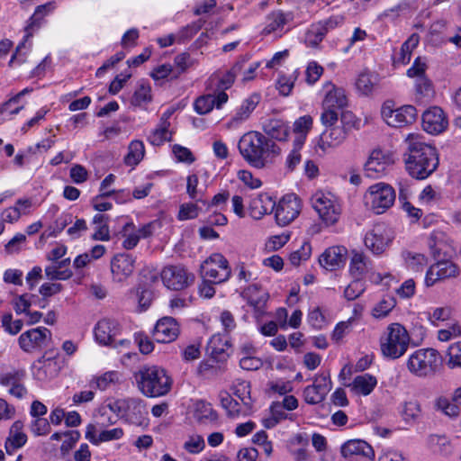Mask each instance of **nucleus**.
Here are the masks:
<instances>
[{"label": "nucleus", "mask_w": 461, "mask_h": 461, "mask_svg": "<svg viewBox=\"0 0 461 461\" xmlns=\"http://www.w3.org/2000/svg\"><path fill=\"white\" fill-rule=\"evenodd\" d=\"M264 135L270 140L286 141L290 132V127L286 122L281 119H267L262 124Z\"/></svg>", "instance_id": "nucleus-22"}, {"label": "nucleus", "mask_w": 461, "mask_h": 461, "mask_svg": "<svg viewBox=\"0 0 461 461\" xmlns=\"http://www.w3.org/2000/svg\"><path fill=\"white\" fill-rule=\"evenodd\" d=\"M326 91L325 97L322 101V106L332 109H343L348 105V98L345 90L338 87L331 82H327L323 86Z\"/></svg>", "instance_id": "nucleus-19"}, {"label": "nucleus", "mask_w": 461, "mask_h": 461, "mask_svg": "<svg viewBox=\"0 0 461 461\" xmlns=\"http://www.w3.org/2000/svg\"><path fill=\"white\" fill-rule=\"evenodd\" d=\"M447 356V366L449 367H461V341L453 343L448 347Z\"/></svg>", "instance_id": "nucleus-56"}, {"label": "nucleus", "mask_w": 461, "mask_h": 461, "mask_svg": "<svg viewBox=\"0 0 461 461\" xmlns=\"http://www.w3.org/2000/svg\"><path fill=\"white\" fill-rule=\"evenodd\" d=\"M151 87L148 83L141 82L139 85V87L134 92L131 104L133 106H140L143 104H148L151 102Z\"/></svg>", "instance_id": "nucleus-42"}, {"label": "nucleus", "mask_w": 461, "mask_h": 461, "mask_svg": "<svg viewBox=\"0 0 461 461\" xmlns=\"http://www.w3.org/2000/svg\"><path fill=\"white\" fill-rule=\"evenodd\" d=\"M259 102L260 95L258 94L254 93L249 95L242 102L235 115L231 118L230 123H239L249 119Z\"/></svg>", "instance_id": "nucleus-30"}, {"label": "nucleus", "mask_w": 461, "mask_h": 461, "mask_svg": "<svg viewBox=\"0 0 461 461\" xmlns=\"http://www.w3.org/2000/svg\"><path fill=\"white\" fill-rule=\"evenodd\" d=\"M180 333V327L177 321L173 317H163L159 319L153 330V337L159 343H169L177 339Z\"/></svg>", "instance_id": "nucleus-15"}, {"label": "nucleus", "mask_w": 461, "mask_h": 461, "mask_svg": "<svg viewBox=\"0 0 461 461\" xmlns=\"http://www.w3.org/2000/svg\"><path fill=\"white\" fill-rule=\"evenodd\" d=\"M365 287L363 283L359 280V278H356L353 282H351L344 291V296L347 300L352 301L357 299L358 296L362 294Z\"/></svg>", "instance_id": "nucleus-62"}, {"label": "nucleus", "mask_w": 461, "mask_h": 461, "mask_svg": "<svg viewBox=\"0 0 461 461\" xmlns=\"http://www.w3.org/2000/svg\"><path fill=\"white\" fill-rule=\"evenodd\" d=\"M395 191L388 184L378 183L369 187L365 198L370 203L371 210L376 213H384L395 201Z\"/></svg>", "instance_id": "nucleus-7"}, {"label": "nucleus", "mask_w": 461, "mask_h": 461, "mask_svg": "<svg viewBox=\"0 0 461 461\" xmlns=\"http://www.w3.org/2000/svg\"><path fill=\"white\" fill-rule=\"evenodd\" d=\"M396 301L392 296L384 297L373 309L375 318H384L395 307Z\"/></svg>", "instance_id": "nucleus-45"}, {"label": "nucleus", "mask_w": 461, "mask_h": 461, "mask_svg": "<svg viewBox=\"0 0 461 461\" xmlns=\"http://www.w3.org/2000/svg\"><path fill=\"white\" fill-rule=\"evenodd\" d=\"M204 23L205 22L203 20L199 19L191 25H188L185 28H184L178 34L177 41L179 43H184L185 41L191 39L194 34H196L201 30Z\"/></svg>", "instance_id": "nucleus-60"}, {"label": "nucleus", "mask_w": 461, "mask_h": 461, "mask_svg": "<svg viewBox=\"0 0 461 461\" xmlns=\"http://www.w3.org/2000/svg\"><path fill=\"white\" fill-rule=\"evenodd\" d=\"M276 207V202L271 196L261 194L250 201L249 211L254 219H261L265 214L270 213Z\"/></svg>", "instance_id": "nucleus-27"}, {"label": "nucleus", "mask_w": 461, "mask_h": 461, "mask_svg": "<svg viewBox=\"0 0 461 461\" xmlns=\"http://www.w3.org/2000/svg\"><path fill=\"white\" fill-rule=\"evenodd\" d=\"M436 407L449 417H457L461 409L452 399L446 397H439L436 402Z\"/></svg>", "instance_id": "nucleus-46"}, {"label": "nucleus", "mask_w": 461, "mask_h": 461, "mask_svg": "<svg viewBox=\"0 0 461 461\" xmlns=\"http://www.w3.org/2000/svg\"><path fill=\"white\" fill-rule=\"evenodd\" d=\"M292 19V14H285L281 11L272 12L267 17V23L263 29L262 34L268 35L282 29Z\"/></svg>", "instance_id": "nucleus-32"}, {"label": "nucleus", "mask_w": 461, "mask_h": 461, "mask_svg": "<svg viewBox=\"0 0 461 461\" xmlns=\"http://www.w3.org/2000/svg\"><path fill=\"white\" fill-rule=\"evenodd\" d=\"M201 273L213 284L228 281L231 276V268L227 258L221 253H213L201 266Z\"/></svg>", "instance_id": "nucleus-6"}, {"label": "nucleus", "mask_w": 461, "mask_h": 461, "mask_svg": "<svg viewBox=\"0 0 461 461\" xmlns=\"http://www.w3.org/2000/svg\"><path fill=\"white\" fill-rule=\"evenodd\" d=\"M382 116L385 122L395 128H402L413 123L417 119V109L413 105H403L393 109L387 103L382 107Z\"/></svg>", "instance_id": "nucleus-10"}, {"label": "nucleus", "mask_w": 461, "mask_h": 461, "mask_svg": "<svg viewBox=\"0 0 461 461\" xmlns=\"http://www.w3.org/2000/svg\"><path fill=\"white\" fill-rule=\"evenodd\" d=\"M1 323L5 331L11 335L18 334L22 330L23 326V322L22 320L13 321V315L10 312L3 314Z\"/></svg>", "instance_id": "nucleus-49"}, {"label": "nucleus", "mask_w": 461, "mask_h": 461, "mask_svg": "<svg viewBox=\"0 0 461 461\" xmlns=\"http://www.w3.org/2000/svg\"><path fill=\"white\" fill-rule=\"evenodd\" d=\"M105 420L113 423L111 418L106 414V412H104L100 414L98 417H96L95 424H88L86 432H122V429L121 428H113L111 429H107Z\"/></svg>", "instance_id": "nucleus-44"}, {"label": "nucleus", "mask_w": 461, "mask_h": 461, "mask_svg": "<svg viewBox=\"0 0 461 461\" xmlns=\"http://www.w3.org/2000/svg\"><path fill=\"white\" fill-rule=\"evenodd\" d=\"M390 240V235L384 223L375 225L365 236L366 247L375 255L383 253Z\"/></svg>", "instance_id": "nucleus-16"}, {"label": "nucleus", "mask_w": 461, "mask_h": 461, "mask_svg": "<svg viewBox=\"0 0 461 461\" xmlns=\"http://www.w3.org/2000/svg\"><path fill=\"white\" fill-rule=\"evenodd\" d=\"M238 149L244 160L256 168H263L269 156L281 154V148L274 140L257 131L244 133Z\"/></svg>", "instance_id": "nucleus-1"}, {"label": "nucleus", "mask_w": 461, "mask_h": 461, "mask_svg": "<svg viewBox=\"0 0 461 461\" xmlns=\"http://www.w3.org/2000/svg\"><path fill=\"white\" fill-rule=\"evenodd\" d=\"M438 352L431 348L414 351L407 360V368L418 377L432 375L438 367Z\"/></svg>", "instance_id": "nucleus-5"}, {"label": "nucleus", "mask_w": 461, "mask_h": 461, "mask_svg": "<svg viewBox=\"0 0 461 461\" xmlns=\"http://www.w3.org/2000/svg\"><path fill=\"white\" fill-rule=\"evenodd\" d=\"M233 394L243 403L245 411L253 410V400L250 394V383L245 380H236L233 388Z\"/></svg>", "instance_id": "nucleus-33"}, {"label": "nucleus", "mask_w": 461, "mask_h": 461, "mask_svg": "<svg viewBox=\"0 0 461 461\" xmlns=\"http://www.w3.org/2000/svg\"><path fill=\"white\" fill-rule=\"evenodd\" d=\"M447 124L444 111L438 106L430 107L422 113V127L429 133H441L447 129Z\"/></svg>", "instance_id": "nucleus-17"}, {"label": "nucleus", "mask_w": 461, "mask_h": 461, "mask_svg": "<svg viewBox=\"0 0 461 461\" xmlns=\"http://www.w3.org/2000/svg\"><path fill=\"white\" fill-rule=\"evenodd\" d=\"M438 154L435 147L419 140L410 142L405 165L408 173L413 178H427L438 168Z\"/></svg>", "instance_id": "nucleus-2"}, {"label": "nucleus", "mask_w": 461, "mask_h": 461, "mask_svg": "<svg viewBox=\"0 0 461 461\" xmlns=\"http://www.w3.org/2000/svg\"><path fill=\"white\" fill-rule=\"evenodd\" d=\"M120 330V324L117 321L103 319L97 322L95 328V336L100 344L117 347L125 342L124 339L117 340Z\"/></svg>", "instance_id": "nucleus-12"}, {"label": "nucleus", "mask_w": 461, "mask_h": 461, "mask_svg": "<svg viewBox=\"0 0 461 461\" xmlns=\"http://www.w3.org/2000/svg\"><path fill=\"white\" fill-rule=\"evenodd\" d=\"M222 407L228 411L230 416H237L240 414L248 415L252 411H245L243 403L238 400L233 399L230 394L224 393L221 397Z\"/></svg>", "instance_id": "nucleus-38"}, {"label": "nucleus", "mask_w": 461, "mask_h": 461, "mask_svg": "<svg viewBox=\"0 0 461 461\" xmlns=\"http://www.w3.org/2000/svg\"><path fill=\"white\" fill-rule=\"evenodd\" d=\"M312 118L310 115L302 116L294 122V132L296 134V137L303 138V144L304 143L306 134L312 129Z\"/></svg>", "instance_id": "nucleus-48"}, {"label": "nucleus", "mask_w": 461, "mask_h": 461, "mask_svg": "<svg viewBox=\"0 0 461 461\" xmlns=\"http://www.w3.org/2000/svg\"><path fill=\"white\" fill-rule=\"evenodd\" d=\"M242 298L255 309H260L267 301V294L262 291L261 285L253 284L246 287L241 293Z\"/></svg>", "instance_id": "nucleus-31"}, {"label": "nucleus", "mask_w": 461, "mask_h": 461, "mask_svg": "<svg viewBox=\"0 0 461 461\" xmlns=\"http://www.w3.org/2000/svg\"><path fill=\"white\" fill-rule=\"evenodd\" d=\"M34 295H29L28 294H23L22 295H18L13 301V305L15 312L17 314L26 313L29 311L32 303L30 301V297H33Z\"/></svg>", "instance_id": "nucleus-64"}, {"label": "nucleus", "mask_w": 461, "mask_h": 461, "mask_svg": "<svg viewBox=\"0 0 461 461\" xmlns=\"http://www.w3.org/2000/svg\"><path fill=\"white\" fill-rule=\"evenodd\" d=\"M346 254L347 249L344 247H330L320 256V265L327 270H336L345 264Z\"/></svg>", "instance_id": "nucleus-18"}, {"label": "nucleus", "mask_w": 461, "mask_h": 461, "mask_svg": "<svg viewBox=\"0 0 461 461\" xmlns=\"http://www.w3.org/2000/svg\"><path fill=\"white\" fill-rule=\"evenodd\" d=\"M27 441L26 434H10L5 441V449L8 454L22 447Z\"/></svg>", "instance_id": "nucleus-61"}, {"label": "nucleus", "mask_w": 461, "mask_h": 461, "mask_svg": "<svg viewBox=\"0 0 461 461\" xmlns=\"http://www.w3.org/2000/svg\"><path fill=\"white\" fill-rule=\"evenodd\" d=\"M136 296L138 298L139 307L142 311H145L149 307L153 299L152 291L141 285L136 288Z\"/></svg>", "instance_id": "nucleus-55"}, {"label": "nucleus", "mask_w": 461, "mask_h": 461, "mask_svg": "<svg viewBox=\"0 0 461 461\" xmlns=\"http://www.w3.org/2000/svg\"><path fill=\"white\" fill-rule=\"evenodd\" d=\"M340 452L345 458H353L357 456L369 459L375 457L373 447L366 441L361 439L348 440L341 446Z\"/></svg>", "instance_id": "nucleus-20"}, {"label": "nucleus", "mask_w": 461, "mask_h": 461, "mask_svg": "<svg viewBox=\"0 0 461 461\" xmlns=\"http://www.w3.org/2000/svg\"><path fill=\"white\" fill-rule=\"evenodd\" d=\"M169 127H164L163 124L158 125L149 137V142L154 146H159L166 140H170L171 133L168 131Z\"/></svg>", "instance_id": "nucleus-57"}, {"label": "nucleus", "mask_w": 461, "mask_h": 461, "mask_svg": "<svg viewBox=\"0 0 461 461\" xmlns=\"http://www.w3.org/2000/svg\"><path fill=\"white\" fill-rule=\"evenodd\" d=\"M229 198L230 193L228 191H223L215 194L211 202H207L203 199H197V202L205 205L206 210H210L212 207L220 208V210H222L224 207H226V203Z\"/></svg>", "instance_id": "nucleus-54"}, {"label": "nucleus", "mask_w": 461, "mask_h": 461, "mask_svg": "<svg viewBox=\"0 0 461 461\" xmlns=\"http://www.w3.org/2000/svg\"><path fill=\"white\" fill-rule=\"evenodd\" d=\"M399 201L402 203V209L408 213L410 217L418 221L422 216V211L414 207L411 203L407 201V189L402 186L401 182L399 183Z\"/></svg>", "instance_id": "nucleus-43"}, {"label": "nucleus", "mask_w": 461, "mask_h": 461, "mask_svg": "<svg viewBox=\"0 0 461 461\" xmlns=\"http://www.w3.org/2000/svg\"><path fill=\"white\" fill-rule=\"evenodd\" d=\"M428 444L435 453L443 456H448L452 453V445L445 434H430L428 438Z\"/></svg>", "instance_id": "nucleus-35"}, {"label": "nucleus", "mask_w": 461, "mask_h": 461, "mask_svg": "<svg viewBox=\"0 0 461 461\" xmlns=\"http://www.w3.org/2000/svg\"><path fill=\"white\" fill-rule=\"evenodd\" d=\"M230 343L227 339H223L221 335H214L208 342L206 352L213 362H225L230 354L228 352Z\"/></svg>", "instance_id": "nucleus-24"}, {"label": "nucleus", "mask_w": 461, "mask_h": 461, "mask_svg": "<svg viewBox=\"0 0 461 461\" xmlns=\"http://www.w3.org/2000/svg\"><path fill=\"white\" fill-rule=\"evenodd\" d=\"M160 275L164 285L174 291L184 290L194 280V276L182 265L166 266Z\"/></svg>", "instance_id": "nucleus-8"}, {"label": "nucleus", "mask_w": 461, "mask_h": 461, "mask_svg": "<svg viewBox=\"0 0 461 461\" xmlns=\"http://www.w3.org/2000/svg\"><path fill=\"white\" fill-rule=\"evenodd\" d=\"M109 217L104 214H96L93 219V223L96 225V230L92 235L95 240H109V227L107 224Z\"/></svg>", "instance_id": "nucleus-40"}, {"label": "nucleus", "mask_w": 461, "mask_h": 461, "mask_svg": "<svg viewBox=\"0 0 461 461\" xmlns=\"http://www.w3.org/2000/svg\"><path fill=\"white\" fill-rule=\"evenodd\" d=\"M34 376L40 381H46L54 378L60 371V366L54 357L42 356L37 360Z\"/></svg>", "instance_id": "nucleus-25"}, {"label": "nucleus", "mask_w": 461, "mask_h": 461, "mask_svg": "<svg viewBox=\"0 0 461 461\" xmlns=\"http://www.w3.org/2000/svg\"><path fill=\"white\" fill-rule=\"evenodd\" d=\"M416 92L423 97H430L434 94L432 82L426 77L416 78Z\"/></svg>", "instance_id": "nucleus-59"}, {"label": "nucleus", "mask_w": 461, "mask_h": 461, "mask_svg": "<svg viewBox=\"0 0 461 461\" xmlns=\"http://www.w3.org/2000/svg\"><path fill=\"white\" fill-rule=\"evenodd\" d=\"M303 145V138L295 137L294 140V149L286 158V166L291 171H293L301 161L300 149H302Z\"/></svg>", "instance_id": "nucleus-52"}, {"label": "nucleus", "mask_w": 461, "mask_h": 461, "mask_svg": "<svg viewBox=\"0 0 461 461\" xmlns=\"http://www.w3.org/2000/svg\"><path fill=\"white\" fill-rule=\"evenodd\" d=\"M112 277L114 282H124L135 268V258L128 253H118L110 261Z\"/></svg>", "instance_id": "nucleus-14"}, {"label": "nucleus", "mask_w": 461, "mask_h": 461, "mask_svg": "<svg viewBox=\"0 0 461 461\" xmlns=\"http://www.w3.org/2000/svg\"><path fill=\"white\" fill-rule=\"evenodd\" d=\"M200 208L196 203H183L178 212L177 218L180 221L194 219L199 214Z\"/></svg>", "instance_id": "nucleus-63"}, {"label": "nucleus", "mask_w": 461, "mask_h": 461, "mask_svg": "<svg viewBox=\"0 0 461 461\" xmlns=\"http://www.w3.org/2000/svg\"><path fill=\"white\" fill-rule=\"evenodd\" d=\"M138 388L148 397L164 396L172 387V379L159 366H143L134 375Z\"/></svg>", "instance_id": "nucleus-3"}, {"label": "nucleus", "mask_w": 461, "mask_h": 461, "mask_svg": "<svg viewBox=\"0 0 461 461\" xmlns=\"http://www.w3.org/2000/svg\"><path fill=\"white\" fill-rule=\"evenodd\" d=\"M311 201L313 209L327 226L333 225L339 221L341 213L340 205L329 194L318 192L312 195Z\"/></svg>", "instance_id": "nucleus-9"}, {"label": "nucleus", "mask_w": 461, "mask_h": 461, "mask_svg": "<svg viewBox=\"0 0 461 461\" xmlns=\"http://www.w3.org/2000/svg\"><path fill=\"white\" fill-rule=\"evenodd\" d=\"M129 151L124 157V163L127 166L135 167L143 158L145 154L144 144L140 140H132L128 148Z\"/></svg>", "instance_id": "nucleus-37"}, {"label": "nucleus", "mask_w": 461, "mask_h": 461, "mask_svg": "<svg viewBox=\"0 0 461 461\" xmlns=\"http://www.w3.org/2000/svg\"><path fill=\"white\" fill-rule=\"evenodd\" d=\"M391 163L389 156L384 155L381 149H375L364 166L365 174L368 177L375 178L378 174L384 172Z\"/></svg>", "instance_id": "nucleus-21"}, {"label": "nucleus", "mask_w": 461, "mask_h": 461, "mask_svg": "<svg viewBox=\"0 0 461 461\" xmlns=\"http://www.w3.org/2000/svg\"><path fill=\"white\" fill-rule=\"evenodd\" d=\"M420 36L418 33H412L402 45L400 56L397 59L402 64H408L411 61V52L418 46Z\"/></svg>", "instance_id": "nucleus-39"}, {"label": "nucleus", "mask_w": 461, "mask_h": 461, "mask_svg": "<svg viewBox=\"0 0 461 461\" xmlns=\"http://www.w3.org/2000/svg\"><path fill=\"white\" fill-rule=\"evenodd\" d=\"M51 339V332L45 327H39L22 333L18 339L21 348L25 352L46 346L47 340Z\"/></svg>", "instance_id": "nucleus-13"}, {"label": "nucleus", "mask_w": 461, "mask_h": 461, "mask_svg": "<svg viewBox=\"0 0 461 461\" xmlns=\"http://www.w3.org/2000/svg\"><path fill=\"white\" fill-rule=\"evenodd\" d=\"M366 258L362 253H354L350 261V273L356 277L359 278L366 271Z\"/></svg>", "instance_id": "nucleus-53"}, {"label": "nucleus", "mask_w": 461, "mask_h": 461, "mask_svg": "<svg viewBox=\"0 0 461 461\" xmlns=\"http://www.w3.org/2000/svg\"><path fill=\"white\" fill-rule=\"evenodd\" d=\"M437 278L445 279L456 277L459 274L458 267L448 260L438 261L434 264Z\"/></svg>", "instance_id": "nucleus-41"}, {"label": "nucleus", "mask_w": 461, "mask_h": 461, "mask_svg": "<svg viewBox=\"0 0 461 461\" xmlns=\"http://www.w3.org/2000/svg\"><path fill=\"white\" fill-rule=\"evenodd\" d=\"M326 394L317 389L313 384L307 386L303 391L304 401L309 404H317L321 402Z\"/></svg>", "instance_id": "nucleus-58"}, {"label": "nucleus", "mask_w": 461, "mask_h": 461, "mask_svg": "<svg viewBox=\"0 0 461 461\" xmlns=\"http://www.w3.org/2000/svg\"><path fill=\"white\" fill-rule=\"evenodd\" d=\"M411 342L407 330L400 323H392L387 328V334L381 341L383 355L391 359L403 356Z\"/></svg>", "instance_id": "nucleus-4"}, {"label": "nucleus", "mask_w": 461, "mask_h": 461, "mask_svg": "<svg viewBox=\"0 0 461 461\" xmlns=\"http://www.w3.org/2000/svg\"><path fill=\"white\" fill-rule=\"evenodd\" d=\"M134 229L135 225L132 222H126L122 227V232L123 233V237H125L122 241V247L125 249H133L140 240V236H138L137 233H130V230H133Z\"/></svg>", "instance_id": "nucleus-51"}, {"label": "nucleus", "mask_w": 461, "mask_h": 461, "mask_svg": "<svg viewBox=\"0 0 461 461\" xmlns=\"http://www.w3.org/2000/svg\"><path fill=\"white\" fill-rule=\"evenodd\" d=\"M401 415L404 422L408 425L418 423L422 416L420 404L417 401L405 402Z\"/></svg>", "instance_id": "nucleus-34"}, {"label": "nucleus", "mask_w": 461, "mask_h": 461, "mask_svg": "<svg viewBox=\"0 0 461 461\" xmlns=\"http://www.w3.org/2000/svg\"><path fill=\"white\" fill-rule=\"evenodd\" d=\"M312 254L310 242L304 241L301 248L290 254L289 261L294 267H298L302 261L307 260Z\"/></svg>", "instance_id": "nucleus-47"}, {"label": "nucleus", "mask_w": 461, "mask_h": 461, "mask_svg": "<svg viewBox=\"0 0 461 461\" xmlns=\"http://www.w3.org/2000/svg\"><path fill=\"white\" fill-rule=\"evenodd\" d=\"M302 209L301 200L294 194L285 195L277 203L275 212L276 223L280 226L290 224L298 217Z\"/></svg>", "instance_id": "nucleus-11"}, {"label": "nucleus", "mask_w": 461, "mask_h": 461, "mask_svg": "<svg viewBox=\"0 0 461 461\" xmlns=\"http://www.w3.org/2000/svg\"><path fill=\"white\" fill-rule=\"evenodd\" d=\"M55 8L54 2H49L36 7L34 14L30 17L28 24L25 27L24 41L32 36L33 31L39 29L43 18Z\"/></svg>", "instance_id": "nucleus-29"}, {"label": "nucleus", "mask_w": 461, "mask_h": 461, "mask_svg": "<svg viewBox=\"0 0 461 461\" xmlns=\"http://www.w3.org/2000/svg\"><path fill=\"white\" fill-rule=\"evenodd\" d=\"M26 376L24 369L14 370L4 374L0 377V384L3 386H14L17 384H22Z\"/></svg>", "instance_id": "nucleus-50"}, {"label": "nucleus", "mask_w": 461, "mask_h": 461, "mask_svg": "<svg viewBox=\"0 0 461 461\" xmlns=\"http://www.w3.org/2000/svg\"><path fill=\"white\" fill-rule=\"evenodd\" d=\"M235 78L227 70H217L206 82V89L214 94L225 93V90L231 87Z\"/></svg>", "instance_id": "nucleus-28"}, {"label": "nucleus", "mask_w": 461, "mask_h": 461, "mask_svg": "<svg viewBox=\"0 0 461 461\" xmlns=\"http://www.w3.org/2000/svg\"><path fill=\"white\" fill-rule=\"evenodd\" d=\"M228 95L226 93H218L217 95L208 94L199 96L194 103V108L199 114L210 113L213 107L221 108L227 103Z\"/></svg>", "instance_id": "nucleus-23"}, {"label": "nucleus", "mask_w": 461, "mask_h": 461, "mask_svg": "<svg viewBox=\"0 0 461 461\" xmlns=\"http://www.w3.org/2000/svg\"><path fill=\"white\" fill-rule=\"evenodd\" d=\"M348 134L339 125L327 128L321 135L319 147L323 150L337 147L346 140Z\"/></svg>", "instance_id": "nucleus-26"}, {"label": "nucleus", "mask_w": 461, "mask_h": 461, "mask_svg": "<svg viewBox=\"0 0 461 461\" xmlns=\"http://www.w3.org/2000/svg\"><path fill=\"white\" fill-rule=\"evenodd\" d=\"M377 384V380L375 376L365 374L361 375H357L354 378L352 387L353 390L363 395H368L374 390Z\"/></svg>", "instance_id": "nucleus-36"}]
</instances>
